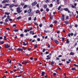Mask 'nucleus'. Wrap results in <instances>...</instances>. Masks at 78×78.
Masks as SVG:
<instances>
[{
    "instance_id": "nucleus-1",
    "label": "nucleus",
    "mask_w": 78,
    "mask_h": 78,
    "mask_svg": "<svg viewBox=\"0 0 78 78\" xmlns=\"http://www.w3.org/2000/svg\"><path fill=\"white\" fill-rule=\"evenodd\" d=\"M17 12L18 13H20V12H22V10H20V8L18 7L17 8Z\"/></svg>"
},
{
    "instance_id": "nucleus-2",
    "label": "nucleus",
    "mask_w": 78,
    "mask_h": 78,
    "mask_svg": "<svg viewBox=\"0 0 78 78\" xmlns=\"http://www.w3.org/2000/svg\"><path fill=\"white\" fill-rule=\"evenodd\" d=\"M22 66V64H20V63H19L18 65L17 66L18 69H21L20 67H21Z\"/></svg>"
},
{
    "instance_id": "nucleus-3",
    "label": "nucleus",
    "mask_w": 78,
    "mask_h": 78,
    "mask_svg": "<svg viewBox=\"0 0 78 78\" xmlns=\"http://www.w3.org/2000/svg\"><path fill=\"white\" fill-rule=\"evenodd\" d=\"M64 19H65V18H64V15H62L61 17V19L62 20H64Z\"/></svg>"
},
{
    "instance_id": "nucleus-4",
    "label": "nucleus",
    "mask_w": 78,
    "mask_h": 78,
    "mask_svg": "<svg viewBox=\"0 0 78 78\" xmlns=\"http://www.w3.org/2000/svg\"><path fill=\"white\" fill-rule=\"evenodd\" d=\"M36 4H37V2L35 1L32 4V6H35Z\"/></svg>"
},
{
    "instance_id": "nucleus-5",
    "label": "nucleus",
    "mask_w": 78,
    "mask_h": 78,
    "mask_svg": "<svg viewBox=\"0 0 78 78\" xmlns=\"http://www.w3.org/2000/svg\"><path fill=\"white\" fill-rule=\"evenodd\" d=\"M10 46L9 45H8V44H6L5 45V48H9Z\"/></svg>"
},
{
    "instance_id": "nucleus-6",
    "label": "nucleus",
    "mask_w": 78,
    "mask_h": 78,
    "mask_svg": "<svg viewBox=\"0 0 78 78\" xmlns=\"http://www.w3.org/2000/svg\"><path fill=\"white\" fill-rule=\"evenodd\" d=\"M8 1H9V0L3 1V2H2V3H7V2H8Z\"/></svg>"
},
{
    "instance_id": "nucleus-7",
    "label": "nucleus",
    "mask_w": 78,
    "mask_h": 78,
    "mask_svg": "<svg viewBox=\"0 0 78 78\" xmlns=\"http://www.w3.org/2000/svg\"><path fill=\"white\" fill-rule=\"evenodd\" d=\"M45 73L44 71H42L41 73V76H44V75H45Z\"/></svg>"
},
{
    "instance_id": "nucleus-8",
    "label": "nucleus",
    "mask_w": 78,
    "mask_h": 78,
    "mask_svg": "<svg viewBox=\"0 0 78 78\" xmlns=\"http://www.w3.org/2000/svg\"><path fill=\"white\" fill-rule=\"evenodd\" d=\"M23 45H27V44H28V43H26L25 42H23Z\"/></svg>"
},
{
    "instance_id": "nucleus-9",
    "label": "nucleus",
    "mask_w": 78,
    "mask_h": 78,
    "mask_svg": "<svg viewBox=\"0 0 78 78\" xmlns=\"http://www.w3.org/2000/svg\"><path fill=\"white\" fill-rule=\"evenodd\" d=\"M14 4H12L10 5L9 7L10 8H12V7H14Z\"/></svg>"
},
{
    "instance_id": "nucleus-10",
    "label": "nucleus",
    "mask_w": 78,
    "mask_h": 78,
    "mask_svg": "<svg viewBox=\"0 0 78 78\" xmlns=\"http://www.w3.org/2000/svg\"><path fill=\"white\" fill-rule=\"evenodd\" d=\"M31 12V9H29L27 11L28 13H30Z\"/></svg>"
},
{
    "instance_id": "nucleus-11",
    "label": "nucleus",
    "mask_w": 78,
    "mask_h": 78,
    "mask_svg": "<svg viewBox=\"0 0 78 78\" xmlns=\"http://www.w3.org/2000/svg\"><path fill=\"white\" fill-rule=\"evenodd\" d=\"M18 50L19 51H22V50H23V48H18Z\"/></svg>"
},
{
    "instance_id": "nucleus-12",
    "label": "nucleus",
    "mask_w": 78,
    "mask_h": 78,
    "mask_svg": "<svg viewBox=\"0 0 78 78\" xmlns=\"http://www.w3.org/2000/svg\"><path fill=\"white\" fill-rule=\"evenodd\" d=\"M63 9L64 10V11H67L68 10H69V9L68 8H65L64 9Z\"/></svg>"
},
{
    "instance_id": "nucleus-13",
    "label": "nucleus",
    "mask_w": 78,
    "mask_h": 78,
    "mask_svg": "<svg viewBox=\"0 0 78 78\" xmlns=\"http://www.w3.org/2000/svg\"><path fill=\"white\" fill-rule=\"evenodd\" d=\"M27 6H28L27 5H25L24 7H23V8H24V9H25V8H27Z\"/></svg>"
},
{
    "instance_id": "nucleus-14",
    "label": "nucleus",
    "mask_w": 78,
    "mask_h": 78,
    "mask_svg": "<svg viewBox=\"0 0 78 78\" xmlns=\"http://www.w3.org/2000/svg\"><path fill=\"white\" fill-rule=\"evenodd\" d=\"M55 43H56V44H59V41H58L57 40H55Z\"/></svg>"
},
{
    "instance_id": "nucleus-15",
    "label": "nucleus",
    "mask_w": 78,
    "mask_h": 78,
    "mask_svg": "<svg viewBox=\"0 0 78 78\" xmlns=\"http://www.w3.org/2000/svg\"><path fill=\"white\" fill-rule=\"evenodd\" d=\"M70 54L71 55H74L75 54L73 52H70Z\"/></svg>"
},
{
    "instance_id": "nucleus-16",
    "label": "nucleus",
    "mask_w": 78,
    "mask_h": 78,
    "mask_svg": "<svg viewBox=\"0 0 78 78\" xmlns=\"http://www.w3.org/2000/svg\"><path fill=\"white\" fill-rule=\"evenodd\" d=\"M21 19V16H19L16 19L17 20H19Z\"/></svg>"
},
{
    "instance_id": "nucleus-17",
    "label": "nucleus",
    "mask_w": 78,
    "mask_h": 78,
    "mask_svg": "<svg viewBox=\"0 0 78 78\" xmlns=\"http://www.w3.org/2000/svg\"><path fill=\"white\" fill-rule=\"evenodd\" d=\"M4 43V41H0V43L1 44H3Z\"/></svg>"
},
{
    "instance_id": "nucleus-18",
    "label": "nucleus",
    "mask_w": 78,
    "mask_h": 78,
    "mask_svg": "<svg viewBox=\"0 0 78 78\" xmlns=\"http://www.w3.org/2000/svg\"><path fill=\"white\" fill-rule=\"evenodd\" d=\"M19 31V30L18 29H14V31H15V32H17V31Z\"/></svg>"
},
{
    "instance_id": "nucleus-19",
    "label": "nucleus",
    "mask_w": 78,
    "mask_h": 78,
    "mask_svg": "<svg viewBox=\"0 0 78 78\" xmlns=\"http://www.w3.org/2000/svg\"><path fill=\"white\" fill-rule=\"evenodd\" d=\"M72 70H76V68L74 67L72 68Z\"/></svg>"
},
{
    "instance_id": "nucleus-20",
    "label": "nucleus",
    "mask_w": 78,
    "mask_h": 78,
    "mask_svg": "<svg viewBox=\"0 0 78 78\" xmlns=\"http://www.w3.org/2000/svg\"><path fill=\"white\" fill-rule=\"evenodd\" d=\"M51 66H52V65H53V64H54L55 63V62H54V61L51 62Z\"/></svg>"
},
{
    "instance_id": "nucleus-21",
    "label": "nucleus",
    "mask_w": 78,
    "mask_h": 78,
    "mask_svg": "<svg viewBox=\"0 0 78 78\" xmlns=\"http://www.w3.org/2000/svg\"><path fill=\"white\" fill-rule=\"evenodd\" d=\"M31 50V48H29L28 50H27L28 51H29V52H28L29 53H31V51H30Z\"/></svg>"
},
{
    "instance_id": "nucleus-22",
    "label": "nucleus",
    "mask_w": 78,
    "mask_h": 78,
    "mask_svg": "<svg viewBox=\"0 0 78 78\" xmlns=\"http://www.w3.org/2000/svg\"><path fill=\"white\" fill-rule=\"evenodd\" d=\"M64 23L67 24L69 23V22L68 21H66L64 22Z\"/></svg>"
},
{
    "instance_id": "nucleus-23",
    "label": "nucleus",
    "mask_w": 78,
    "mask_h": 78,
    "mask_svg": "<svg viewBox=\"0 0 78 78\" xmlns=\"http://www.w3.org/2000/svg\"><path fill=\"white\" fill-rule=\"evenodd\" d=\"M66 43L67 44H68V43H69V39H67V40H66Z\"/></svg>"
},
{
    "instance_id": "nucleus-24",
    "label": "nucleus",
    "mask_w": 78,
    "mask_h": 78,
    "mask_svg": "<svg viewBox=\"0 0 78 78\" xmlns=\"http://www.w3.org/2000/svg\"><path fill=\"white\" fill-rule=\"evenodd\" d=\"M59 2V0H57L56 3L57 4H59V3L58 2Z\"/></svg>"
},
{
    "instance_id": "nucleus-25",
    "label": "nucleus",
    "mask_w": 78,
    "mask_h": 78,
    "mask_svg": "<svg viewBox=\"0 0 78 78\" xmlns=\"http://www.w3.org/2000/svg\"><path fill=\"white\" fill-rule=\"evenodd\" d=\"M39 10H37L36 11V14H37V13H39Z\"/></svg>"
},
{
    "instance_id": "nucleus-26",
    "label": "nucleus",
    "mask_w": 78,
    "mask_h": 78,
    "mask_svg": "<svg viewBox=\"0 0 78 78\" xmlns=\"http://www.w3.org/2000/svg\"><path fill=\"white\" fill-rule=\"evenodd\" d=\"M28 31V30H25L24 32H25V33H27Z\"/></svg>"
},
{
    "instance_id": "nucleus-27",
    "label": "nucleus",
    "mask_w": 78,
    "mask_h": 78,
    "mask_svg": "<svg viewBox=\"0 0 78 78\" xmlns=\"http://www.w3.org/2000/svg\"><path fill=\"white\" fill-rule=\"evenodd\" d=\"M20 36H21V37H23V36H23V34H20Z\"/></svg>"
},
{
    "instance_id": "nucleus-28",
    "label": "nucleus",
    "mask_w": 78,
    "mask_h": 78,
    "mask_svg": "<svg viewBox=\"0 0 78 78\" xmlns=\"http://www.w3.org/2000/svg\"><path fill=\"white\" fill-rule=\"evenodd\" d=\"M21 69V70L22 71H20V73H22V72H23V69Z\"/></svg>"
},
{
    "instance_id": "nucleus-29",
    "label": "nucleus",
    "mask_w": 78,
    "mask_h": 78,
    "mask_svg": "<svg viewBox=\"0 0 78 78\" xmlns=\"http://www.w3.org/2000/svg\"><path fill=\"white\" fill-rule=\"evenodd\" d=\"M32 29H33V28H30L29 30H28V31H30L31 30H32Z\"/></svg>"
},
{
    "instance_id": "nucleus-30",
    "label": "nucleus",
    "mask_w": 78,
    "mask_h": 78,
    "mask_svg": "<svg viewBox=\"0 0 78 78\" xmlns=\"http://www.w3.org/2000/svg\"><path fill=\"white\" fill-rule=\"evenodd\" d=\"M71 7L73 8H75V6L73 5H72Z\"/></svg>"
},
{
    "instance_id": "nucleus-31",
    "label": "nucleus",
    "mask_w": 78,
    "mask_h": 78,
    "mask_svg": "<svg viewBox=\"0 0 78 78\" xmlns=\"http://www.w3.org/2000/svg\"><path fill=\"white\" fill-rule=\"evenodd\" d=\"M5 22H8V19H6L5 20Z\"/></svg>"
},
{
    "instance_id": "nucleus-32",
    "label": "nucleus",
    "mask_w": 78,
    "mask_h": 78,
    "mask_svg": "<svg viewBox=\"0 0 78 78\" xmlns=\"http://www.w3.org/2000/svg\"><path fill=\"white\" fill-rule=\"evenodd\" d=\"M5 14L6 15H9V13L5 12Z\"/></svg>"
},
{
    "instance_id": "nucleus-33",
    "label": "nucleus",
    "mask_w": 78,
    "mask_h": 78,
    "mask_svg": "<svg viewBox=\"0 0 78 78\" xmlns=\"http://www.w3.org/2000/svg\"><path fill=\"white\" fill-rule=\"evenodd\" d=\"M61 6H59L58 9V10H60V9H61Z\"/></svg>"
},
{
    "instance_id": "nucleus-34",
    "label": "nucleus",
    "mask_w": 78,
    "mask_h": 78,
    "mask_svg": "<svg viewBox=\"0 0 78 78\" xmlns=\"http://www.w3.org/2000/svg\"><path fill=\"white\" fill-rule=\"evenodd\" d=\"M34 48H37V44L35 45L34 46Z\"/></svg>"
},
{
    "instance_id": "nucleus-35",
    "label": "nucleus",
    "mask_w": 78,
    "mask_h": 78,
    "mask_svg": "<svg viewBox=\"0 0 78 78\" xmlns=\"http://www.w3.org/2000/svg\"><path fill=\"white\" fill-rule=\"evenodd\" d=\"M23 49L24 50V51H25V50H27V48H23Z\"/></svg>"
},
{
    "instance_id": "nucleus-36",
    "label": "nucleus",
    "mask_w": 78,
    "mask_h": 78,
    "mask_svg": "<svg viewBox=\"0 0 78 78\" xmlns=\"http://www.w3.org/2000/svg\"><path fill=\"white\" fill-rule=\"evenodd\" d=\"M4 40H6V37L4 36Z\"/></svg>"
},
{
    "instance_id": "nucleus-37",
    "label": "nucleus",
    "mask_w": 78,
    "mask_h": 78,
    "mask_svg": "<svg viewBox=\"0 0 78 78\" xmlns=\"http://www.w3.org/2000/svg\"><path fill=\"white\" fill-rule=\"evenodd\" d=\"M47 5H44V8H47Z\"/></svg>"
},
{
    "instance_id": "nucleus-38",
    "label": "nucleus",
    "mask_w": 78,
    "mask_h": 78,
    "mask_svg": "<svg viewBox=\"0 0 78 78\" xmlns=\"http://www.w3.org/2000/svg\"><path fill=\"white\" fill-rule=\"evenodd\" d=\"M46 11L48 12V11H49V9H46Z\"/></svg>"
},
{
    "instance_id": "nucleus-39",
    "label": "nucleus",
    "mask_w": 78,
    "mask_h": 78,
    "mask_svg": "<svg viewBox=\"0 0 78 78\" xmlns=\"http://www.w3.org/2000/svg\"><path fill=\"white\" fill-rule=\"evenodd\" d=\"M7 19H9V16H7Z\"/></svg>"
},
{
    "instance_id": "nucleus-40",
    "label": "nucleus",
    "mask_w": 78,
    "mask_h": 78,
    "mask_svg": "<svg viewBox=\"0 0 78 78\" xmlns=\"http://www.w3.org/2000/svg\"><path fill=\"white\" fill-rule=\"evenodd\" d=\"M45 51V49L44 48L43 50V52H44Z\"/></svg>"
},
{
    "instance_id": "nucleus-41",
    "label": "nucleus",
    "mask_w": 78,
    "mask_h": 78,
    "mask_svg": "<svg viewBox=\"0 0 78 78\" xmlns=\"http://www.w3.org/2000/svg\"><path fill=\"white\" fill-rule=\"evenodd\" d=\"M74 65L76 67H78V65H76V64H74Z\"/></svg>"
},
{
    "instance_id": "nucleus-42",
    "label": "nucleus",
    "mask_w": 78,
    "mask_h": 78,
    "mask_svg": "<svg viewBox=\"0 0 78 78\" xmlns=\"http://www.w3.org/2000/svg\"><path fill=\"white\" fill-rule=\"evenodd\" d=\"M56 60H59V57H57L56 58Z\"/></svg>"
},
{
    "instance_id": "nucleus-43",
    "label": "nucleus",
    "mask_w": 78,
    "mask_h": 78,
    "mask_svg": "<svg viewBox=\"0 0 78 78\" xmlns=\"http://www.w3.org/2000/svg\"><path fill=\"white\" fill-rule=\"evenodd\" d=\"M70 35L71 36H72L73 35V33H71L70 34Z\"/></svg>"
},
{
    "instance_id": "nucleus-44",
    "label": "nucleus",
    "mask_w": 78,
    "mask_h": 78,
    "mask_svg": "<svg viewBox=\"0 0 78 78\" xmlns=\"http://www.w3.org/2000/svg\"><path fill=\"white\" fill-rule=\"evenodd\" d=\"M6 29L7 30H8V31H10V29L9 28H6Z\"/></svg>"
},
{
    "instance_id": "nucleus-45",
    "label": "nucleus",
    "mask_w": 78,
    "mask_h": 78,
    "mask_svg": "<svg viewBox=\"0 0 78 78\" xmlns=\"http://www.w3.org/2000/svg\"><path fill=\"white\" fill-rule=\"evenodd\" d=\"M67 36L70 37V33L67 35Z\"/></svg>"
},
{
    "instance_id": "nucleus-46",
    "label": "nucleus",
    "mask_w": 78,
    "mask_h": 78,
    "mask_svg": "<svg viewBox=\"0 0 78 78\" xmlns=\"http://www.w3.org/2000/svg\"><path fill=\"white\" fill-rule=\"evenodd\" d=\"M37 41H40V38H37Z\"/></svg>"
},
{
    "instance_id": "nucleus-47",
    "label": "nucleus",
    "mask_w": 78,
    "mask_h": 78,
    "mask_svg": "<svg viewBox=\"0 0 78 78\" xmlns=\"http://www.w3.org/2000/svg\"><path fill=\"white\" fill-rule=\"evenodd\" d=\"M29 20H31V17H29Z\"/></svg>"
},
{
    "instance_id": "nucleus-48",
    "label": "nucleus",
    "mask_w": 78,
    "mask_h": 78,
    "mask_svg": "<svg viewBox=\"0 0 78 78\" xmlns=\"http://www.w3.org/2000/svg\"><path fill=\"white\" fill-rule=\"evenodd\" d=\"M37 37V35H35L33 37H34V38H35L36 37Z\"/></svg>"
},
{
    "instance_id": "nucleus-49",
    "label": "nucleus",
    "mask_w": 78,
    "mask_h": 78,
    "mask_svg": "<svg viewBox=\"0 0 78 78\" xmlns=\"http://www.w3.org/2000/svg\"><path fill=\"white\" fill-rule=\"evenodd\" d=\"M51 58L50 57H48L46 58V59H50Z\"/></svg>"
},
{
    "instance_id": "nucleus-50",
    "label": "nucleus",
    "mask_w": 78,
    "mask_h": 78,
    "mask_svg": "<svg viewBox=\"0 0 78 78\" xmlns=\"http://www.w3.org/2000/svg\"><path fill=\"white\" fill-rule=\"evenodd\" d=\"M66 63L67 64H69L70 63V62L68 61H66Z\"/></svg>"
},
{
    "instance_id": "nucleus-51",
    "label": "nucleus",
    "mask_w": 78,
    "mask_h": 78,
    "mask_svg": "<svg viewBox=\"0 0 78 78\" xmlns=\"http://www.w3.org/2000/svg\"><path fill=\"white\" fill-rule=\"evenodd\" d=\"M53 6V4H51L50 5V7H51Z\"/></svg>"
},
{
    "instance_id": "nucleus-52",
    "label": "nucleus",
    "mask_w": 78,
    "mask_h": 78,
    "mask_svg": "<svg viewBox=\"0 0 78 78\" xmlns=\"http://www.w3.org/2000/svg\"><path fill=\"white\" fill-rule=\"evenodd\" d=\"M48 48H50V44L48 45Z\"/></svg>"
},
{
    "instance_id": "nucleus-53",
    "label": "nucleus",
    "mask_w": 78,
    "mask_h": 78,
    "mask_svg": "<svg viewBox=\"0 0 78 78\" xmlns=\"http://www.w3.org/2000/svg\"><path fill=\"white\" fill-rule=\"evenodd\" d=\"M50 27H53V24H51L50 25Z\"/></svg>"
},
{
    "instance_id": "nucleus-54",
    "label": "nucleus",
    "mask_w": 78,
    "mask_h": 78,
    "mask_svg": "<svg viewBox=\"0 0 78 78\" xmlns=\"http://www.w3.org/2000/svg\"><path fill=\"white\" fill-rule=\"evenodd\" d=\"M39 27H42V24H40Z\"/></svg>"
},
{
    "instance_id": "nucleus-55",
    "label": "nucleus",
    "mask_w": 78,
    "mask_h": 78,
    "mask_svg": "<svg viewBox=\"0 0 78 78\" xmlns=\"http://www.w3.org/2000/svg\"><path fill=\"white\" fill-rule=\"evenodd\" d=\"M75 27H78V25L77 24H76L75 25Z\"/></svg>"
},
{
    "instance_id": "nucleus-56",
    "label": "nucleus",
    "mask_w": 78,
    "mask_h": 78,
    "mask_svg": "<svg viewBox=\"0 0 78 78\" xmlns=\"http://www.w3.org/2000/svg\"><path fill=\"white\" fill-rule=\"evenodd\" d=\"M9 21H12V19H9Z\"/></svg>"
},
{
    "instance_id": "nucleus-57",
    "label": "nucleus",
    "mask_w": 78,
    "mask_h": 78,
    "mask_svg": "<svg viewBox=\"0 0 78 78\" xmlns=\"http://www.w3.org/2000/svg\"><path fill=\"white\" fill-rule=\"evenodd\" d=\"M9 4H5V6H9Z\"/></svg>"
},
{
    "instance_id": "nucleus-58",
    "label": "nucleus",
    "mask_w": 78,
    "mask_h": 78,
    "mask_svg": "<svg viewBox=\"0 0 78 78\" xmlns=\"http://www.w3.org/2000/svg\"><path fill=\"white\" fill-rule=\"evenodd\" d=\"M13 27H16V24H14L13 25Z\"/></svg>"
},
{
    "instance_id": "nucleus-59",
    "label": "nucleus",
    "mask_w": 78,
    "mask_h": 78,
    "mask_svg": "<svg viewBox=\"0 0 78 78\" xmlns=\"http://www.w3.org/2000/svg\"><path fill=\"white\" fill-rule=\"evenodd\" d=\"M53 74L54 75H55V76L56 75V74L55 73H53Z\"/></svg>"
},
{
    "instance_id": "nucleus-60",
    "label": "nucleus",
    "mask_w": 78,
    "mask_h": 78,
    "mask_svg": "<svg viewBox=\"0 0 78 78\" xmlns=\"http://www.w3.org/2000/svg\"><path fill=\"white\" fill-rule=\"evenodd\" d=\"M25 5V4H24V3H22L21 4V5H22V6H23V5Z\"/></svg>"
},
{
    "instance_id": "nucleus-61",
    "label": "nucleus",
    "mask_w": 78,
    "mask_h": 78,
    "mask_svg": "<svg viewBox=\"0 0 78 78\" xmlns=\"http://www.w3.org/2000/svg\"><path fill=\"white\" fill-rule=\"evenodd\" d=\"M46 2H47V3H48V2H49V1H48V0H46Z\"/></svg>"
},
{
    "instance_id": "nucleus-62",
    "label": "nucleus",
    "mask_w": 78,
    "mask_h": 78,
    "mask_svg": "<svg viewBox=\"0 0 78 78\" xmlns=\"http://www.w3.org/2000/svg\"><path fill=\"white\" fill-rule=\"evenodd\" d=\"M34 20H36V17H35L34 19Z\"/></svg>"
},
{
    "instance_id": "nucleus-63",
    "label": "nucleus",
    "mask_w": 78,
    "mask_h": 78,
    "mask_svg": "<svg viewBox=\"0 0 78 78\" xmlns=\"http://www.w3.org/2000/svg\"><path fill=\"white\" fill-rule=\"evenodd\" d=\"M37 7L38 8H39V5H38V4H37Z\"/></svg>"
},
{
    "instance_id": "nucleus-64",
    "label": "nucleus",
    "mask_w": 78,
    "mask_h": 78,
    "mask_svg": "<svg viewBox=\"0 0 78 78\" xmlns=\"http://www.w3.org/2000/svg\"><path fill=\"white\" fill-rule=\"evenodd\" d=\"M54 23H57V21L55 20V21H54Z\"/></svg>"
}]
</instances>
